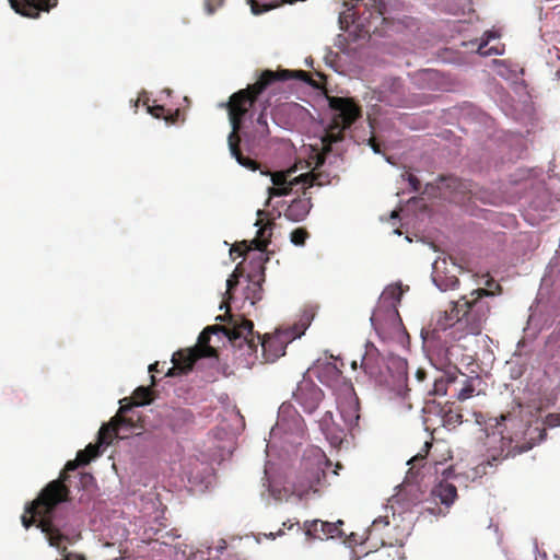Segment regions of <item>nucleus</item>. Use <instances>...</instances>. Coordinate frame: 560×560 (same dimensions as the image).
I'll return each instance as SVG.
<instances>
[{
    "mask_svg": "<svg viewBox=\"0 0 560 560\" xmlns=\"http://www.w3.org/2000/svg\"><path fill=\"white\" fill-rule=\"evenodd\" d=\"M289 79H300L310 82L308 73L303 70L272 71L267 69L259 74L255 83L249 84L246 89H242L230 96L225 105L232 127L228 141L232 156H234L241 165L250 170H256L257 167V163L244 156L240 149L241 138L238 132L242 129L245 115L265 92H268L270 96L276 95L281 91L282 83Z\"/></svg>",
    "mask_w": 560,
    "mask_h": 560,
    "instance_id": "1",
    "label": "nucleus"
},
{
    "mask_svg": "<svg viewBox=\"0 0 560 560\" xmlns=\"http://www.w3.org/2000/svg\"><path fill=\"white\" fill-rule=\"evenodd\" d=\"M492 295L487 289H477L462 296L444 317L438 319L435 330L452 329L451 336L456 340L480 335L490 314V305L483 298Z\"/></svg>",
    "mask_w": 560,
    "mask_h": 560,
    "instance_id": "2",
    "label": "nucleus"
},
{
    "mask_svg": "<svg viewBox=\"0 0 560 560\" xmlns=\"http://www.w3.org/2000/svg\"><path fill=\"white\" fill-rule=\"evenodd\" d=\"M229 316L230 322L228 326H208L199 335L198 346L194 349L197 350L202 358L217 355V350L209 345L211 335L217 331L224 332L234 347L242 348L243 345H246L247 348H252L254 346L253 322L243 316Z\"/></svg>",
    "mask_w": 560,
    "mask_h": 560,
    "instance_id": "3",
    "label": "nucleus"
},
{
    "mask_svg": "<svg viewBox=\"0 0 560 560\" xmlns=\"http://www.w3.org/2000/svg\"><path fill=\"white\" fill-rule=\"evenodd\" d=\"M328 103L335 115L322 139L325 152L331 151V145L343 139L345 130L362 116L361 106L351 97L331 96Z\"/></svg>",
    "mask_w": 560,
    "mask_h": 560,
    "instance_id": "4",
    "label": "nucleus"
},
{
    "mask_svg": "<svg viewBox=\"0 0 560 560\" xmlns=\"http://www.w3.org/2000/svg\"><path fill=\"white\" fill-rule=\"evenodd\" d=\"M328 465V459L320 448L307 450L293 482V493L302 498L310 491H317L316 487L325 479V468Z\"/></svg>",
    "mask_w": 560,
    "mask_h": 560,
    "instance_id": "5",
    "label": "nucleus"
},
{
    "mask_svg": "<svg viewBox=\"0 0 560 560\" xmlns=\"http://www.w3.org/2000/svg\"><path fill=\"white\" fill-rule=\"evenodd\" d=\"M306 329V325L302 327L293 326L277 329L273 334H266L262 337L253 332L254 346L248 348L256 351L258 345L262 350L266 362H275L277 359L285 354L287 346L295 338L301 337Z\"/></svg>",
    "mask_w": 560,
    "mask_h": 560,
    "instance_id": "6",
    "label": "nucleus"
},
{
    "mask_svg": "<svg viewBox=\"0 0 560 560\" xmlns=\"http://www.w3.org/2000/svg\"><path fill=\"white\" fill-rule=\"evenodd\" d=\"M38 500L39 495L26 508L21 517L22 524L28 529L35 523V518L39 517L37 526L46 534L51 546L59 547L65 539V535L61 533L60 524L54 517L56 505L46 509V506L38 503Z\"/></svg>",
    "mask_w": 560,
    "mask_h": 560,
    "instance_id": "7",
    "label": "nucleus"
},
{
    "mask_svg": "<svg viewBox=\"0 0 560 560\" xmlns=\"http://www.w3.org/2000/svg\"><path fill=\"white\" fill-rule=\"evenodd\" d=\"M81 462L77 457L74 460L67 462L63 470L61 471L59 478L57 480L50 481L39 493L38 503L49 509L51 505H57L61 502H66L69 500L70 490L67 486V481L69 480L70 471H74L79 466H81Z\"/></svg>",
    "mask_w": 560,
    "mask_h": 560,
    "instance_id": "8",
    "label": "nucleus"
},
{
    "mask_svg": "<svg viewBox=\"0 0 560 560\" xmlns=\"http://www.w3.org/2000/svg\"><path fill=\"white\" fill-rule=\"evenodd\" d=\"M292 171L287 173L277 172L272 174L271 180L273 186L269 188V199L276 196H287L293 191L294 187L302 185L303 195H307L306 190L315 185L320 186L318 182L319 175L311 172L301 174L291 178Z\"/></svg>",
    "mask_w": 560,
    "mask_h": 560,
    "instance_id": "9",
    "label": "nucleus"
},
{
    "mask_svg": "<svg viewBox=\"0 0 560 560\" xmlns=\"http://www.w3.org/2000/svg\"><path fill=\"white\" fill-rule=\"evenodd\" d=\"M532 447L530 444L525 443L520 445L514 444L511 438L502 436L500 441V450H494L486 460H482L474 468V477H482L489 472H493L498 465L509 458L514 457L521 453L528 451Z\"/></svg>",
    "mask_w": 560,
    "mask_h": 560,
    "instance_id": "10",
    "label": "nucleus"
},
{
    "mask_svg": "<svg viewBox=\"0 0 560 560\" xmlns=\"http://www.w3.org/2000/svg\"><path fill=\"white\" fill-rule=\"evenodd\" d=\"M293 399L304 412L313 413L323 401L324 393L311 377L303 375L293 392Z\"/></svg>",
    "mask_w": 560,
    "mask_h": 560,
    "instance_id": "11",
    "label": "nucleus"
},
{
    "mask_svg": "<svg viewBox=\"0 0 560 560\" xmlns=\"http://www.w3.org/2000/svg\"><path fill=\"white\" fill-rule=\"evenodd\" d=\"M342 525V521H338L337 523H329L320 520H313L304 522L303 526L306 536L324 540L328 538L345 536V533L341 529Z\"/></svg>",
    "mask_w": 560,
    "mask_h": 560,
    "instance_id": "12",
    "label": "nucleus"
},
{
    "mask_svg": "<svg viewBox=\"0 0 560 560\" xmlns=\"http://www.w3.org/2000/svg\"><path fill=\"white\" fill-rule=\"evenodd\" d=\"M275 222L268 221L264 226H260L257 231L256 237L250 241V245H254L255 249L258 252L257 257H255L252 264H255L259 273L264 276L265 267L264 265L268 261V256L266 255V249L268 244L270 243V237L272 235V228Z\"/></svg>",
    "mask_w": 560,
    "mask_h": 560,
    "instance_id": "13",
    "label": "nucleus"
},
{
    "mask_svg": "<svg viewBox=\"0 0 560 560\" xmlns=\"http://www.w3.org/2000/svg\"><path fill=\"white\" fill-rule=\"evenodd\" d=\"M127 398L124 399L126 401ZM122 402V400L120 401ZM124 434H131L137 429H142V417L135 411L133 405L121 404L114 417Z\"/></svg>",
    "mask_w": 560,
    "mask_h": 560,
    "instance_id": "14",
    "label": "nucleus"
},
{
    "mask_svg": "<svg viewBox=\"0 0 560 560\" xmlns=\"http://www.w3.org/2000/svg\"><path fill=\"white\" fill-rule=\"evenodd\" d=\"M12 9L26 18H37L40 11H49L57 0H9Z\"/></svg>",
    "mask_w": 560,
    "mask_h": 560,
    "instance_id": "15",
    "label": "nucleus"
},
{
    "mask_svg": "<svg viewBox=\"0 0 560 560\" xmlns=\"http://www.w3.org/2000/svg\"><path fill=\"white\" fill-rule=\"evenodd\" d=\"M202 358L195 349L178 350L173 354V366L167 371V376H176L189 372L196 361Z\"/></svg>",
    "mask_w": 560,
    "mask_h": 560,
    "instance_id": "16",
    "label": "nucleus"
},
{
    "mask_svg": "<svg viewBox=\"0 0 560 560\" xmlns=\"http://www.w3.org/2000/svg\"><path fill=\"white\" fill-rule=\"evenodd\" d=\"M312 208L311 196L303 195L302 198H296L287 207L284 217L293 222L304 220Z\"/></svg>",
    "mask_w": 560,
    "mask_h": 560,
    "instance_id": "17",
    "label": "nucleus"
},
{
    "mask_svg": "<svg viewBox=\"0 0 560 560\" xmlns=\"http://www.w3.org/2000/svg\"><path fill=\"white\" fill-rule=\"evenodd\" d=\"M319 427L326 438L332 443H340L343 439V430L335 423L331 411H326L319 420Z\"/></svg>",
    "mask_w": 560,
    "mask_h": 560,
    "instance_id": "18",
    "label": "nucleus"
},
{
    "mask_svg": "<svg viewBox=\"0 0 560 560\" xmlns=\"http://www.w3.org/2000/svg\"><path fill=\"white\" fill-rule=\"evenodd\" d=\"M500 37H486L485 40L478 43V40H471L469 43H463V46H477V52L481 56H497L504 52V45L499 42Z\"/></svg>",
    "mask_w": 560,
    "mask_h": 560,
    "instance_id": "19",
    "label": "nucleus"
},
{
    "mask_svg": "<svg viewBox=\"0 0 560 560\" xmlns=\"http://www.w3.org/2000/svg\"><path fill=\"white\" fill-rule=\"evenodd\" d=\"M340 415L348 428L358 425L360 419L359 415V401L357 397L350 395L349 398L345 399L339 406Z\"/></svg>",
    "mask_w": 560,
    "mask_h": 560,
    "instance_id": "20",
    "label": "nucleus"
},
{
    "mask_svg": "<svg viewBox=\"0 0 560 560\" xmlns=\"http://www.w3.org/2000/svg\"><path fill=\"white\" fill-rule=\"evenodd\" d=\"M382 359L376 348H368L361 360V369L370 376L377 377L381 373Z\"/></svg>",
    "mask_w": 560,
    "mask_h": 560,
    "instance_id": "21",
    "label": "nucleus"
},
{
    "mask_svg": "<svg viewBox=\"0 0 560 560\" xmlns=\"http://www.w3.org/2000/svg\"><path fill=\"white\" fill-rule=\"evenodd\" d=\"M115 438L125 439L128 438V434H124L117 424V421L112 418V420L103 424L98 431V440L97 444L101 445H109Z\"/></svg>",
    "mask_w": 560,
    "mask_h": 560,
    "instance_id": "22",
    "label": "nucleus"
},
{
    "mask_svg": "<svg viewBox=\"0 0 560 560\" xmlns=\"http://www.w3.org/2000/svg\"><path fill=\"white\" fill-rule=\"evenodd\" d=\"M432 494L439 499L442 504L450 508L457 498V488L447 481H441L433 490Z\"/></svg>",
    "mask_w": 560,
    "mask_h": 560,
    "instance_id": "23",
    "label": "nucleus"
},
{
    "mask_svg": "<svg viewBox=\"0 0 560 560\" xmlns=\"http://www.w3.org/2000/svg\"><path fill=\"white\" fill-rule=\"evenodd\" d=\"M458 373V369L454 366L453 371L434 378L432 389L429 390V394L433 396L446 395L448 386L456 383Z\"/></svg>",
    "mask_w": 560,
    "mask_h": 560,
    "instance_id": "24",
    "label": "nucleus"
},
{
    "mask_svg": "<svg viewBox=\"0 0 560 560\" xmlns=\"http://www.w3.org/2000/svg\"><path fill=\"white\" fill-rule=\"evenodd\" d=\"M192 421L194 415L188 409H173L168 415V422L173 431H179L183 427L191 423Z\"/></svg>",
    "mask_w": 560,
    "mask_h": 560,
    "instance_id": "25",
    "label": "nucleus"
},
{
    "mask_svg": "<svg viewBox=\"0 0 560 560\" xmlns=\"http://www.w3.org/2000/svg\"><path fill=\"white\" fill-rule=\"evenodd\" d=\"M131 398L133 401L129 404L133 407L145 406L153 400V392L150 387L139 386L135 389Z\"/></svg>",
    "mask_w": 560,
    "mask_h": 560,
    "instance_id": "26",
    "label": "nucleus"
},
{
    "mask_svg": "<svg viewBox=\"0 0 560 560\" xmlns=\"http://www.w3.org/2000/svg\"><path fill=\"white\" fill-rule=\"evenodd\" d=\"M270 97L271 96L269 95V97L265 101L264 107L256 119L255 132L259 138H266L270 133L266 116V109L269 106Z\"/></svg>",
    "mask_w": 560,
    "mask_h": 560,
    "instance_id": "27",
    "label": "nucleus"
},
{
    "mask_svg": "<svg viewBox=\"0 0 560 560\" xmlns=\"http://www.w3.org/2000/svg\"><path fill=\"white\" fill-rule=\"evenodd\" d=\"M459 374L462 376H464L465 380L463 382L462 388L457 392L456 397L459 401H464V400L472 397V395L476 390L475 382L478 380V377L474 378V377H468L463 373H459Z\"/></svg>",
    "mask_w": 560,
    "mask_h": 560,
    "instance_id": "28",
    "label": "nucleus"
},
{
    "mask_svg": "<svg viewBox=\"0 0 560 560\" xmlns=\"http://www.w3.org/2000/svg\"><path fill=\"white\" fill-rule=\"evenodd\" d=\"M100 455V445L90 443L84 450L78 452V458L81 464H89L93 458Z\"/></svg>",
    "mask_w": 560,
    "mask_h": 560,
    "instance_id": "29",
    "label": "nucleus"
},
{
    "mask_svg": "<svg viewBox=\"0 0 560 560\" xmlns=\"http://www.w3.org/2000/svg\"><path fill=\"white\" fill-rule=\"evenodd\" d=\"M310 234L306 229L304 228H298L293 230L290 234V241L295 246H303L308 238Z\"/></svg>",
    "mask_w": 560,
    "mask_h": 560,
    "instance_id": "30",
    "label": "nucleus"
},
{
    "mask_svg": "<svg viewBox=\"0 0 560 560\" xmlns=\"http://www.w3.org/2000/svg\"><path fill=\"white\" fill-rule=\"evenodd\" d=\"M392 364L395 365L398 371L399 381L405 382L407 380V362L405 360L398 359L394 360Z\"/></svg>",
    "mask_w": 560,
    "mask_h": 560,
    "instance_id": "31",
    "label": "nucleus"
},
{
    "mask_svg": "<svg viewBox=\"0 0 560 560\" xmlns=\"http://www.w3.org/2000/svg\"><path fill=\"white\" fill-rule=\"evenodd\" d=\"M224 3V0H205V9L207 13L212 14L222 7Z\"/></svg>",
    "mask_w": 560,
    "mask_h": 560,
    "instance_id": "32",
    "label": "nucleus"
},
{
    "mask_svg": "<svg viewBox=\"0 0 560 560\" xmlns=\"http://www.w3.org/2000/svg\"><path fill=\"white\" fill-rule=\"evenodd\" d=\"M463 415L460 412H454L450 410L447 413H445L444 421L447 424H456L462 422Z\"/></svg>",
    "mask_w": 560,
    "mask_h": 560,
    "instance_id": "33",
    "label": "nucleus"
},
{
    "mask_svg": "<svg viewBox=\"0 0 560 560\" xmlns=\"http://www.w3.org/2000/svg\"><path fill=\"white\" fill-rule=\"evenodd\" d=\"M252 250V247L249 245H247V242L246 241H243L242 243L235 245L232 247L231 249V254L234 253V252H237L238 253V256H243L244 254L248 253Z\"/></svg>",
    "mask_w": 560,
    "mask_h": 560,
    "instance_id": "34",
    "label": "nucleus"
},
{
    "mask_svg": "<svg viewBox=\"0 0 560 560\" xmlns=\"http://www.w3.org/2000/svg\"><path fill=\"white\" fill-rule=\"evenodd\" d=\"M238 283V276L234 272L226 280V293H230Z\"/></svg>",
    "mask_w": 560,
    "mask_h": 560,
    "instance_id": "35",
    "label": "nucleus"
},
{
    "mask_svg": "<svg viewBox=\"0 0 560 560\" xmlns=\"http://www.w3.org/2000/svg\"><path fill=\"white\" fill-rule=\"evenodd\" d=\"M254 284V295L252 298H249L248 295L246 296L247 299H252V303L254 304L256 300H260L261 299V284H260V281H256L253 283Z\"/></svg>",
    "mask_w": 560,
    "mask_h": 560,
    "instance_id": "36",
    "label": "nucleus"
},
{
    "mask_svg": "<svg viewBox=\"0 0 560 560\" xmlns=\"http://www.w3.org/2000/svg\"><path fill=\"white\" fill-rule=\"evenodd\" d=\"M425 459V456L422 454L415 455L411 457L408 462L409 465H411L410 470L415 469L418 466L422 465V462Z\"/></svg>",
    "mask_w": 560,
    "mask_h": 560,
    "instance_id": "37",
    "label": "nucleus"
},
{
    "mask_svg": "<svg viewBox=\"0 0 560 560\" xmlns=\"http://www.w3.org/2000/svg\"><path fill=\"white\" fill-rule=\"evenodd\" d=\"M164 110H165V108L162 105H154V106L149 107L150 114L156 118H161L164 114Z\"/></svg>",
    "mask_w": 560,
    "mask_h": 560,
    "instance_id": "38",
    "label": "nucleus"
},
{
    "mask_svg": "<svg viewBox=\"0 0 560 560\" xmlns=\"http://www.w3.org/2000/svg\"><path fill=\"white\" fill-rule=\"evenodd\" d=\"M408 182H409V185L411 186V189L413 191H419L420 188H421V183L420 180L412 174H409L408 175Z\"/></svg>",
    "mask_w": 560,
    "mask_h": 560,
    "instance_id": "39",
    "label": "nucleus"
},
{
    "mask_svg": "<svg viewBox=\"0 0 560 560\" xmlns=\"http://www.w3.org/2000/svg\"><path fill=\"white\" fill-rule=\"evenodd\" d=\"M547 423L551 427H560V413H550L547 417Z\"/></svg>",
    "mask_w": 560,
    "mask_h": 560,
    "instance_id": "40",
    "label": "nucleus"
},
{
    "mask_svg": "<svg viewBox=\"0 0 560 560\" xmlns=\"http://www.w3.org/2000/svg\"><path fill=\"white\" fill-rule=\"evenodd\" d=\"M353 14H347V13H343L342 15H340L339 18V23H340V26H341V30H345V31H348V27L347 26H343L345 23H349V20L352 19Z\"/></svg>",
    "mask_w": 560,
    "mask_h": 560,
    "instance_id": "41",
    "label": "nucleus"
},
{
    "mask_svg": "<svg viewBox=\"0 0 560 560\" xmlns=\"http://www.w3.org/2000/svg\"><path fill=\"white\" fill-rule=\"evenodd\" d=\"M369 144L375 153H381V145L374 137L369 139Z\"/></svg>",
    "mask_w": 560,
    "mask_h": 560,
    "instance_id": "42",
    "label": "nucleus"
},
{
    "mask_svg": "<svg viewBox=\"0 0 560 560\" xmlns=\"http://www.w3.org/2000/svg\"><path fill=\"white\" fill-rule=\"evenodd\" d=\"M427 375L428 374H427L425 370H423V369H418L416 372V378L419 382H423L427 378Z\"/></svg>",
    "mask_w": 560,
    "mask_h": 560,
    "instance_id": "43",
    "label": "nucleus"
},
{
    "mask_svg": "<svg viewBox=\"0 0 560 560\" xmlns=\"http://www.w3.org/2000/svg\"><path fill=\"white\" fill-rule=\"evenodd\" d=\"M447 180H448V184H447L448 187H457L458 185L462 184L457 178H453V177H450Z\"/></svg>",
    "mask_w": 560,
    "mask_h": 560,
    "instance_id": "44",
    "label": "nucleus"
},
{
    "mask_svg": "<svg viewBox=\"0 0 560 560\" xmlns=\"http://www.w3.org/2000/svg\"><path fill=\"white\" fill-rule=\"evenodd\" d=\"M295 525H299V522L292 523L290 520L283 522L282 526L289 530H291Z\"/></svg>",
    "mask_w": 560,
    "mask_h": 560,
    "instance_id": "45",
    "label": "nucleus"
},
{
    "mask_svg": "<svg viewBox=\"0 0 560 560\" xmlns=\"http://www.w3.org/2000/svg\"><path fill=\"white\" fill-rule=\"evenodd\" d=\"M500 32H501V30H500V28H499V30H494V28H493V30H490V31H486V32L483 33V35H489V36H492V35H500Z\"/></svg>",
    "mask_w": 560,
    "mask_h": 560,
    "instance_id": "46",
    "label": "nucleus"
},
{
    "mask_svg": "<svg viewBox=\"0 0 560 560\" xmlns=\"http://www.w3.org/2000/svg\"><path fill=\"white\" fill-rule=\"evenodd\" d=\"M458 284V279L456 277H452L450 278V283L447 284V287L450 288H454Z\"/></svg>",
    "mask_w": 560,
    "mask_h": 560,
    "instance_id": "47",
    "label": "nucleus"
},
{
    "mask_svg": "<svg viewBox=\"0 0 560 560\" xmlns=\"http://www.w3.org/2000/svg\"><path fill=\"white\" fill-rule=\"evenodd\" d=\"M158 365H159V363H158V362H155V363L151 364V365L149 366V371H150V372H153V371H156V372H158V371H159V370H158Z\"/></svg>",
    "mask_w": 560,
    "mask_h": 560,
    "instance_id": "48",
    "label": "nucleus"
},
{
    "mask_svg": "<svg viewBox=\"0 0 560 560\" xmlns=\"http://www.w3.org/2000/svg\"><path fill=\"white\" fill-rule=\"evenodd\" d=\"M81 479L82 480H85V479H92V476L90 474H82L81 475Z\"/></svg>",
    "mask_w": 560,
    "mask_h": 560,
    "instance_id": "49",
    "label": "nucleus"
},
{
    "mask_svg": "<svg viewBox=\"0 0 560 560\" xmlns=\"http://www.w3.org/2000/svg\"><path fill=\"white\" fill-rule=\"evenodd\" d=\"M392 294H397V299H399L401 293L398 292L397 289H393Z\"/></svg>",
    "mask_w": 560,
    "mask_h": 560,
    "instance_id": "50",
    "label": "nucleus"
},
{
    "mask_svg": "<svg viewBox=\"0 0 560 560\" xmlns=\"http://www.w3.org/2000/svg\"><path fill=\"white\" fill-rule=\"evenodd\" d=\"M434 268H435V272L438 273V261L435 262V267H434ZM438 277H439V276L436 275V276L433 278V279H434V281H435L436 283H438Z\"/></svg>",
    "mask_w": 560,
    "mask_h": 560,
    "instance_id": "51",
    "label": "nucleus"
},
{
    "mask_svg": "<svg viewBox=\"0 0 560 560\" xmlns=\"http://www.w3.org/2000/svg\"><path fill=\"white\" fill-rule=\"evenodd\" d=\"M67 560H85V559H84V558H82V557H75V558H73V559H72V558H68Z\"/></svg>",
    "mask_w": 560,
    "mask_h": 560,
    "instance_id": "52",
    "label": "nucleus"
},
{
    "mask_svg": "<svg viewBox=\"0 0 560 560\" xmlns=\"http://www.w3.org/2000/svg\"><path fill=\"white\" fill-rule=\"evenodd\" d=\"M165 119H166L167 121L175 122V117H170V118H168V117H165Z\"/></svg>",
    "mask_w": 560,
    "mask_h": 560,
    "instance_id": "53",
    "label": "nucleus"
},
{
    "mask_svg": "<svg viewBox=\"0 0 560 560\" xmlns=\"http://www.w3.org/2000/svg\"><path fill=\"white\" fill-rule=\"evenodd\" d=\"M424 446H425V448L428 450L429 447H431V444H430V443H428V442H425Z\"/></svg>",
    "mask_w": 560,
    "mask_h": 560,
    "instance_id": "54",
    "label": "nucleus"
},
{
    "mask_svg": "<svg viewBox=\"0 0 560 560\" xmlns=\"http://www.w3.org/2000/svg\"><path fill=\"white\" fill-rule=\"evenodd\" d=\"M352 368L355 369L357 368V361H353L352 362Z\"/></svg>",
    "mask_w": 560,
    "mask_h": 560,
    "instance_id": "55",
    "label": "nucleus"
},
{
    "mask_svg": "<svg viewBox=\"0 0 560 560\" xmlns=\"http://www.w3.org/2000/svg\"><path fill=\"white\" fill-rule=\"evenodd\" d=\"M397 215H398V214H397V212H396V211H393L392 217L396 218Z\"/></svg>",
    "mask_w": 560,
    "mask_h": 560,
    "instance_id": "56",
    "label": "nucleus"
},
{
    "mask_svg": "<svg viewBox=\"0 0 560 560\" xmlns=\"http://www.w3.org/2000/svg\"><path fill=\"white\" fill-rule=\"evenodd\" d=\"M151 380H152V385H154V384H155V378H154V376H151Z\"/></svg>",
    "mask_w": 560,
    "mask_h": 560,
    "instance_id": "57",
    "label": "nucleus"
},
{
    "mask_svg": "<svg viewBox=\"0 0 560 560\" xmlns=\"http://www.w3.org/2000/svg\"><path fill=\"white\" fill-rule=\"evenodd\" d=\"M556 560H560V555H555Z\"/></svg>",
    "mask_w": 560,
    "mask_h": 560,
    "instance_id": "58",
    "label": "nucleus"
},
{
    "mask_svg": "<svg viewBox=\"0 0 560 560\" xmlns=\"http://www.w3.org/2000/svg\"><path fill=\"white\" fill-rule=\"evenodd\" d=\"M262 213H264L262 210H258V212H257L258 215H261Z\"/></svg>",
    "mask_w": 560,
    "mask_h": 560,
    "instance_id": "59",
    "label": "nucleus"
},
{
    "mask_svg": "<svg viewBox=\"0 0 560 560\" xmlns=\"http://www.w3.org/2000/svg\"><path fill=\"white\" fill-rule=\"evenodd\" d=\"M282 534H283V530H282V529H280V530L277 533V535H282Z\"/></svg>",
    "mask_w": 560,
    "mask_h": 560,
    "instance_id": "60",
    "label": "nucleus"
},
{
    "mask_svg": "<svg viewBox=\"0 0 560 560\" xmlns=\"http://www.w3.org/2000/svg\"><path fill=\"white\" fill-rule=\"evenodd\" d=\"M339 48H341V50H343V44L342 43L339 45Z\"/></svg>",
    "mask_w": 560,
    "mask_h": 560,
    "instance_id": "61",
    "label": "nucleus"
}]
</instances>
